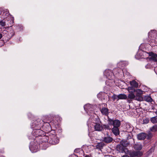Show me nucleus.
<instances>
[{
    "mask_svg": "<svg viewBox=\"0 0 157 157\" xmlns=\"http://www.w3.org/2000/svg\"><path fill=\"white\" fill-rule=\"evenodd\" d=\"M51 133L49 134V136L48 137L44 136L41 137V139L42 140V142H47L49 144L55 145L59 143V140L57 136L55 135L52 134Z\"/></svg>",
    "mask_w": 157,
    "mask_h": 157,
    "instance_id": "f257e3e1",
    "label": "nucleus"
},
{
    "mask_svg": "<svg viewBox=\"0 0 157 157\" xmlns=\"http://www.w3.org/2000/svg\"><path fill=\"white\" fill-rule=\"evenodd\" d=\"M32 134L33 136H35L36 137L38 136H40V142H42L41 139V137L45 136L44 132L43 131L42 128L33 129Z\"/></svg>",
    "mask_w": 157,
    "mask_h": 157,
    "instance_id": "f03ea898",
    "label": "nucleus"
},
{
    "mask_svg": "<svg viewBox=\"0 0 157 157\" xmlns=\"http://www.w3.org/2000/svg\"><path fill=\"white\" fill-rule=\"evenodd\" d=\"M44 121L39 119L34 121L31 124V128L33 129L41 128Z\"/></svg>",
    "mask_w": 157,
    "mask_h": 157,
    "instance_id": "7ed1b4c3",
    "label": "nucleus"
},
{
    "mask_svg": "<svg viewBox=\"0 0 157 157\" xmlns=\"http://www.w3.org/2000/svg\"><path fill=\"white\" fill-rule=\"evenodd\" d=\"M108 123L109 124H112L113 127H119L121 125V122L120 120L117 119L113 120L108 117Z\"/></svg>",
    "mask_w": 157,
    "mask_h": 157,
    "instance_id": "20e7f679",
    "label": "nucleus"
},
{
    "mask_svg": "<svg viewBox=\"0 0 157 157\" xmlns=\"http://www.w3.org/2000/svg\"><path fill=\"white\" fill-rule=\"evenodd\" d=\"M41 128L44 134L50 133L52 131V128L49 122H43Z\"/></svg>",
    "mask_w": 157,
    "mask_h": 157,
    "instance_id": "39448f33",
    "label": "nucleus"
},
{
    "mask_svg": "<svg viewBox=\"0 0 157 157\" xmlns=\"http://www.w3.org/2000/svg\"><path fill=\"white\" fill-rule=\"evenodd\" d=\"M104 75L109 80H112L114 78L113 72L110 70H105L104 72Z\"/></svg>",
    "mask_w": 157,
    "mask_h": 157,
    "instance_id": "423d86ee",
    "label": "nucleus"
},
{
    "mask_svg": "<svg viewBox=\"0 0 157 157\" xmlns=\"http://www.w3.org/2000/svg\"><path fill=\"white\" fill-rule=\"evenodd\" d=\"M127 145L125 144L124 145L123 144H118L117 147V150L120 152H125L126 150H127V149L125 148V147Z\"/></svg>",
    "mask_w": 157,
    "mask_h": 157,
    "instance_id": "0eeeda50",
    "label": "nucleus"
},
{
    "mask_svg": "<svg viewBox=\"0 0 157 157\" xmlns=\"http://www.w3.org/2000/svg\"><path fill=\"white\" fill-rule=\"evenodd\" d=\"M148 36L150 39L155 38L157 40V32L155 30H152L148 33Z\"/></svg>",
    "mask_w": 157,
    "mask_h": 157,
    "instance_id": "6e6552de",
    "label": "nucleus"
},
{
    "mask_svg": "<svg viewBox=\"0 0 157 157\" xmlns=\"http://www.w3.org/2000/svg\"><path fill=\"white\" fill-rule=\"evenodd\" d=\"M113 140V138L109 136H105L103 139V141L106 144L110 143Z\"/></svg>",
    "mask_w": 157,
    "mask_h": 157,
    "instance_id": "1a4fd4ad",
    "label": "nucleus"
},
{
    "mask_svg": "<svg viewBox=\"0 0 157 157\" xmlns=\"http://www.w3.org/2000/svg\"><path fill=\"white\" fill-rule=\"evenodd\" d=\"M143 155V152L141 151H133L130 154L131 157H140Z\"/></svg>",
    "mask_w": 157,
    "mask_h": 157,
    "instance_id": "9d476101",
    "label": "nucleus"
},
{
    "mask_svg": "<svg viewBox=\"0 0 157 157\" xmlns=\"http://www.w3.org/2000/svg\"><path fill=\"white\" fill-rule=\"evenodd\" d=\"M100 110L102 115L106 116H108L109 113V109L105 107L100 108Z\"/></svg>",
    "mask_w": 157,
    "mask_h": 157,
    "instance_id": "9b49d317",
    "label": "nucleus"
},
{
    "mask_svg": "<svg viewBox=\"0 0 157 157\" xmlns=\"http://www.w3.org/2000/svg\"><path fill=\"white\" fill-rule=\"evenodd\" d=\"M148 54L149 56L151 57L150 58L151 60H152L155 62L157 61V59H156L157 55L156 54H155L152 52H149Z\"/></svg>",
    "mask_w": 157,
    "mask_h": 157,
    "instance_id": "f8f14e48",
    "label": "nucleus"
},
{
    "mask_svg": "<svg viewBox=\"0 0 157 157\" xmlns=\"http://www.w3.org/2000/svg\"><path fill=\"white\" fill-rule=\"evenodd\" d=\"M119 127H113L111 128L113 133L115 136H117L119 135L120 132Z\"/></svg>",
    "mask_w": 157,
    "mask_h": 157,
    "instance_id": "ddd939ff",
    "label": "nucleus"
},
{
    "mask_svg": "<svg viewBox=\"0 0 157 157\" xmlns=\"http://www.w3.org/2000/svg\"><path fill=\"white\" fill-rule=\"evenodd\" d=\"M101 123L95 124L94 126V129L96 131H101L102 129V127L101 124Z\"/></svg>",
    "mask_w": 157,
    "mask_h": 157,
    "instance_id": "4468645a",
    "label": "nucleus"
},
{
    "mask_svg": "<svg viewBox=\"0 0 157 157\" xmlns=\"http://www.w3.org/2000/svg\"><path fill=\"white\" fill-rule=\"evenodd\" d=\"M146 137V134L144 133H140L137 135V138L139 140H144Z\"/></svg>",
    "mask_w": 157,
    "mask_h": 157,
    "instance_id": "2eb2a0df",
    "label": "nucleus"
},
{
    "mask_svg": "<svg viewBox=\"0 0 157 157\" xmlns=\"http://www.w3.org/2000/svg\"><path fill=\"white\" fill-rule=\"evenodd\" d=\"M105 94L104 92H100L97 94L98 98L101 100L105 99Z\"/></svg>",
    "mask_w": 157,
    "mask_h": 157,
    "instance_id": "dca6fc26",
    "label": "nucleus"
},
{
    "mask_svg": "<svg viewBox=\"0 0 157 157\" xmlns=\"http://www.w3.org/2000/svg\"><path fill=\"white\" fill-rule=\"evenodd\" d=\"M150 43L152 46H156L157 45V40L155 38H151Z\"/></svg>",
    "mask_w": 157,
    "mask_h": 157,
    "instance_id": "f3484780",
    "label": "nucleus"
},
{
    "mask_svg": "<svg viewBox=\"0 0 157 157\" xmlns=\"http://www.w3.org/2000/svg\"><path fill=\"white\" fill-rule=\"evenodd\" d=\"M144 101L148 102H151L153 101V99L150 96L147 95L144 96Z\"/></svg>",
    "mask_w": 157,
    "mask_h": 157,
    "instance_id": "a211bd4d",
    "label": "nucleus"
},
{
    "mask_svg": "<svg viewBox=\"0 0 157 157\" xmlns=\"http://www.w3.org/2000/svg\"><path fill=\"white\" fill-rule=\"evenodd\" d=\"M91 105L89 104L86 105L84 106L85 110L87 112L92 110V109L91 108Z\"/></svg>",
    "mask_w": 157,
    "mask_h": 157,
    "instance_id": "6ab92c4d",
    "label": "nucleus"
},
{
    "mask_svg": "<svg viewBox=\"0 0 157 157\" xmlns=\"http://www.w3.org/2000/svg\"><path fill=\"white\" fill-rule=\"evenodd\" d=\"M130 85L134 87H138V83L135 80H133L130 82Z\"/></svg>",
    "mask_w": 157,
    "mask_h": 157,
    "instance_id": "aec40b11",
    "label": "nucleus"
},
{
    "mask_svg": "<svg viewBox=\"0 0 157 157\" xmlns=\"http://www.w3.org/2000/svg\"><path fill=\"white\" fill-rule=\"evenodd\" d=\"M142 148V145L140 144H135L134 146V149L137 150H140Z\"/></svg>",
    "mask_w": 157,
    "mask_h": 157,
    "instance_id": "412c9836",
    "label": "nucleus"
},
{
    "mask_svg": "<svg viewBox=\"0 0 157 157\" xmlns=\"http://www.w3.org/2000/svg\"><path fill=\"white\" fill-rule=\"evenodd\" d=\"M136 96L133 93V92H131L129 94H128L127 98H128L131 99H135Z\"/></svg>",
    "mask_w": 157,
    "mask_h": 157,
    "instance_id": "4be33fe9",
    "label": "nucleus"
},
{
    "mask_svg": "<svg viewBox=\"0 0 157 157\" xmlns=\"http://www.w3.org/2000/svg\"><path fill=\"white\" fill-rule=\"evenodd\" d=\"M119 99H126L127 98V96L124 94H120L118 95Z\"/></svg>",
    "mask_w": 157,
    "mask_h": 157,
    "instance_id": "5701e85b",
    "label": "nucleus"
},
{
    "mask_svg": "<svg viewBox=\"0 0 157 157\" xmlns=\"http://www.w3.org/2000/svg\"><path fill=\"white\" fill-rule=\"evenodd\" d=\"M10 14L9 11L7 10H3L2 15L4 18H6Z\"/></svg>",
    "mask_w": 157,
    "mask_h": 157,
    "instance_id": "b1692460",
    "label": "nucleus"
},
{
    "mask_svg": "<svg viewBox=\"0 0 157 157\" xmlns=\"http://www.w3.org/2000/svg\"><path fill=\"white\" fill-rule=\"evenodd\" d=\"M94 123L95 124L98 123H101V122L100 121V118L98 116H96L94 119Z\"/></svg>",
    "mask_w": 157,
    "mask_h": 157,
    "instance_id": "393cba45",
    "label": "nucleus"
},
{
    "mask_svg": "<svg viewBox=\"0 0 157 157\" xmlns=\"http://www.w3.org/2000/svg\"><path fill=\"white\" fill-rule=\"evenodd\" d=\"M150 120L151 122L153 123H157V116L151 117Z\"/></svg>",
    "mask_w": 157,
    "mask_h": 157,
    "instance_id": "a878e982",
    "label": "nucleus"
},
{
    "mask_svg": "<svg viewBox=\"0 0 157 157\" xmlns=\"http://www.w3.org/2000/svg\"><path fill=\"white\" fill-rule=\"evenodd\" d=\"M134 92H136V94L138 95H140L143 94V91L140 89H137L136 90L134 89Z\"/></svg>",
    "mask_w": 157,
    "mask_h": 157,
    "instance_id": "bb28decb",
    "label": "nucleus"
},
{
    "mask_svg": "<svg viewBox=\"0 0 157 157\" xmlns=\"http://www.w3.org/2000/svg\"><path fill=\"white\" fill-rule=\"evenodd\" d=\"M112 125V124H109L108 123L107 124H104L103 125L104 128L107 130L111 129L112 127H110V126Z\"/></svg>",
    "mask_w": 157,
    "mask_h": 157,
    "instance_id": "cd10ccee",
    "label": "nucleus"
},
{
    "mask_svg": "<svg viewBox=\"0 0 157 157\" xmlns=\"http://www.w3.org/2000/svg\"><path fill=\"white\" fill-rule=\"evenodd\" d=\"M135 99L138 101H140L143 100V98L140 95H136Z\"/></svg>",
    "mask_w": 157,
    "mask_h": 157,
    "instance_id": "c85d7f7f",
    "label": "nucleus"
},
{
    "mask_svg": "<svg viewBox=\"0 0 157 157\" xmlns=\"http://www.w3.org/2000/svg\"><path fill=\"white\" fill-rule=\"evenodd\" d=\"M151 130L152 132H154L157 131V125H155L153 126L151 128Z\"/></svg>",
    "mask_w": 157,
    "mask_h": 157,
    "instance_id": "c756f323",
    "label": "nucleus"
},
{
    "mask_svg": "<svg viewBox=\"0 0 157 157\" xmlns=\"http://www.w3.org/2000/svg\"><path fill=\"white\" fill-rule=\"evenodd\" d=\"M30 151L33 153L36 152H37L38 150L37 149H34V147H30Z\"/></svg>",
    "mask_w": 157,
    "mask_h": 157,
    "instance_id": "7c9ffc66",
    "label": "nucleus"
},
{
    "mask_svg": "<svg viewBox=\"0 0 157 157\" xmlns=\"http://www.w3.org/2000/svg\"><path fill=\"white\" fill-rule=\"evenodd\" d=\"M152 136V134L151 133H149L147 135H146L147 138V139H151Z\"/></svg>",
    "mask_w": 157,
    "mask_h": 157,
    "instance_id": "2f4dec72",
    "label": "nucleus"
},
{
    "mask_svg": "<svg viewBox=\"0 0 157 157\" xmlns=\"http://www.w3.org/2000/svg\"><path fill=\"white\" fill-rule=\"evenodd\" d=\"M103 144L101 143H98L97 145V147L98 148H101L102 147Z\"/></svg>",
    "mask_w": 157,
    "mask_h": 157,
    "instance_id": "473e14b6",
    "label": "nucleus"
},
{
    "mask_svg": "<svg viewBox=\"0 0 157 157\" xmlns=\"http://www.w3.org/2000/svg\"><path fill=\"white\" fill-rule=\"evenodd\" d=\"M112 98L114 100H115V99H117V100H119L118 99V95H116L114 94L112 96Z\"/></svg>",
    "mask_w": 157,
    "mask_h": 157,
    "instance_id": "72a5a7b5",
    "label": "nucleus"
},
{
    "mask_svg": "<svg viewBox=\"0 0 157 157\" xmlns=\"http://www.w3.org/2000/svg\"><path fill=\"white\" fill-rule=\"evenodd\" d=\"M0 25L2 26H4L6 25V23L5 21H0Z\"/></svg>",
    "mask_w": 157,
    "mask_h": 157,
    "instance_id": "f704fd0d",
    "label": "nucleus"
},
{
    "mask_svg": "<svg viewBox=\"0 0 157 157\" xmlns=\"http://www.w3.org/2000/svg\"><path fill=\"white\" fill-rule=\"evenodd\" d=\"M149 120L148 119H146L143 120V124H147L148 123Z\"/></svg>",
    "mask_w": 157,
    "mask_h": 157,
    "instance_id": "c9c22d12",
    "label": "nucleus"
},
{
    "mask_svg": "<svg viewBox=\"0 0 157 157\" xmlns=\"http://www.w3.org/2000/svg\"><path fill=\"white\" fill-rule=\"evenodd\" d=\"M44 147H43V149H46V148L48 147V146L47 145V144L46 143H44L43 144Z\"/></svg>",
    "mask_w": 157,
    "mask_h": 157,
    "instance_id": "e433bc0d",
    "label": "nucleus"
},
{
    "mask_svg": "<svg viewBox=\"0 0 157 157\" xmlns=\"http://www.w3.org/2000/svg\"><path fill=\"white\" fill-rule=\"evenodd\" d=\"M133 87H134L133 86H131V87H129L128 88V90L129 91H130V90H133V91L134 92V89H135L133 88Z\"/></svg>",
    "mask_w": 157,
    "mask_h": 157,
    "instance_id": "4c0bfd02",
    "label": "nucleus"
},
{
    "mask_svg": "<svg viewBox=\"0 0 157 157\" xmlns=\"http://www.w3.org/2000/svg\"><path fill=\"white\" fill-rule=\"evenodd\" d=\"M130 128V125H129V124H127L126 125V128Z\"/></svg>",
    "mask_w": 157,
    "mask_h": 157,
    "instance_id": "58836bf2",
    "label": "nucleus"
},
{
    "mask_svg": "<svg viewBox=\"0 0 157 157\" xmlns=\"http://www.w3.org/2000/svg\"><path fill=\"white\" fill-rule=\"evenodd\" d=\"M122 157H129L128 156L126 155H125L122 156Z\"/></svg>",
    "mask_w": 157,
    "mask_h": 157,
    "instance_id": "ea45409f",
    "label": "nucleus"
},
{
    "mask_svg": "<svg viewBox=\"0 0 157 157\" xmlns=\"http://www.w3.org/2000/svg\"><path fill=\"white\" fill-rule=\"evenodd\" d=\"M2 35L1 33H0V39L2 38Z\"/></svg>",
    "mask_w": 157,
    "mask_h": 157,
    "instance_id": "a19ab883",
    "label": "nucleus"
},
{
    "mask_svg": "<svg viewBox=\"0 0 157 157\" xmlns=\"http://www.w3.org/2000/svg\"><path fill=\"white\" fill-rule=\"evenodd\" d=\"M151 150H153V149H151L149 150V153H150V151H151Z\"/></svg>",
    "mask_w": 157,
    "mask_h": 157,
    "instance_id": "79ce46f5",
    "label": "nucleus"
},
{
    "mask_svg": "<svg viewBox=\"0 0 157 157\" xmlns=\"http://www.w3.org/2000/svg\"><path fill=\"white\" fill-rule=\"evenodd\" d=\"M51 121H52L51 120L47 121V122L50 121V123H51Z\"/></svg>",
    "mask_w": 157,
    "mask_h": 157,
    "instance_id": "37998d69",
    "label": "nucleus"
},
{
    "mask_svg": "<svg viewBox=\"0 0 157 157\" xmlns=\"http://www.w3.org/2000/svg\"><path fill=\"white\" fill-rule=\"evenodd\" d=\"M85 157H90L89 156L87 155H86Z\"/></svg>",
    "mask_w": 157,
    "mask_h": 157,
    "instance_id": "c03bdc74",
    "label": "nucleus"
},
{
    "mask_svg": "<svg viewBox=\"0 0 157 157\" xmlns=\"http://www.w3.org/2000/svg\"><path fill=\"white\" fill-rule=\"evenodd\" d=\"M138 54H137L136 55L135 57H136V56H138Z\"/></svg>",
    "mask_w": 157,
    "mask_h": 157,
    "instance_id": "a18cd8bd",
    "label": "nucleus"
},
{
    "mask_svg": "<svg viewBox=\"0 0 157 157\" xmlns=\"http://www.w3.org/2000/svg\"><path fill=\"white\" fill-rule=\"evenodd\" d=\"M155 113L157 115V111Z\"/></svg>",
    "mask_w": 157,
    "mask_h": 157,
    "instance_id": "49530a36",
    "label": "nucleus"
},
{
    "mask_svg": "<svg viewBox=\"0 0 157 157\" xmlns=\"http://www.w3.org/2000/svg\"><path fill=\"white\" fill-rule=\"evenodd\" d=\"M107 82H108V81H106V82H105V83H106V84H107Z\"/></svg>",
    "mask_w": 157,
    "mask_h": 157,
    "instance_id": "de8ad7c7",
    "label": "nucleus"
},
{
    "mask_svg": "<svg viewBox=\"0 0 157 157\" xmlns=\"http://www.w3.org/2000/svg\"><path fill=\"white\" fill-rule=\"evenodd\" d=\"M143 52V53H146L145 52Z\"/></svg>",
    "mask_w": 157,
    "mask_h": 157,
    "instance_id": "09e8293b",
    "label": "nucleus"
},
{
    "mask_svg": "<svg viewBox=\"0 0 157 157\" xmlns=\"http://www.w3.org/2000/svg\"><path fill=\"white\" fill-rule=\"evenodd\" d=\"M104 106H105V104H104Z\"/></svg>",
    "mask_w": 157,
    "mask_h": 157,
    "instance_id": "8fccbe9b",
    "label": "nucleus"
}]
</instances>
